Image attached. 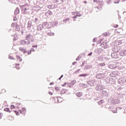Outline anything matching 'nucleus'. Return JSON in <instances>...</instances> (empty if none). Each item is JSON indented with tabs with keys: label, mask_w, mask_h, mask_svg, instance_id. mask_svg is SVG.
Listing matches in <instances>:
<instances>
[{
	"label": "nucleus",
	"mask_w": 126,
	"mask_h": 126,
	"mask_svg": "<svg viewBox=\"0 0 126 126\" xmlns=\"http://www.w3.org/2000/svg\"><path fill=\"white\" fill-rule=\"evenodd\" d=\"M4 111H5V112H9V113H11V111H9V108H5Z\"/></svg>",
	"instance_id": "27"
},
{
	"label": "nucleus",
	"mask_w": 126,
	"mask_h": 126,
	"mask_svg": "<svg viewBox=\"0 0 126 126\" xmlns=\"http://www.w3.org/2000/svg\"><path fill=\"white\" fill-rule=\"evenodd\" d=\"M50 85H54V83L53 82L50 83Z\"/></svg>",
	"instance_id": "61"
},
{
	"label": "nucleus",
	"mask_w": 126,
	"mask_h": 126,
	"mask_svg": "<svg viewBox=\"0 0 126 126\" xmlns=\"http://www.w3.org/2000/svg\"><path fill=\"white\" fill-rule=\"evenodd\" d=\"M97 40V38L95 37L93 39V43H95V42H96V40Z\"/></svg>",
	"instance_id": "40"
},
{
	"label": "nucleus",
	"mask_w": 126,
	"mask_h": 126,
	"mask_svg": "<svg viewBox=\"0 0 126 126\" xmlns=\"http://www.w3.org/2000/svg\"><path fill=\"white\" fill-rule=\"evenodd\" d=\"M46 16L49 17L50 15H53V12L51 11H48L45 13Z\"/></svg>",
	"instance_id": "16"
},
{
	"label": "nucleus",
	"mask_w": 126,
	"mask_h": 126,
	"mask_svg": "<svg viewBox=\"0 0 126 126\" xmlns=\"http://www.w3.org/2000/svg\"><path fill=\"white\" fill-rule=\"evenodd\" d=\"M20 44H21V45H25V44L28 45V42L27 41L23 40L20 41Z\"/></svg>",
	"instance_id": "19"
},
{
	"label": "nucleus",
	"mask_w": 126,
	"mask_h": 126,
	"mask_svg": "<svg viewBox=\"0 0 126 126\" xmlns=\"http://www.w3.org/2000/svg\"><path fill=\"white\" fill-rule=\"evenodd\" d=\"M111 102L114 104H119V103H120V100H119L118 98H111Z\"/></svg>",
	"instance_id": "11"
},
{
	"label": "nucleus",
	"mask_w": 126,
	"mask_h": 126,
	"mask_svg": "<svg viewBox=\"0 0 126 126\" xmlns=\"http://www.w3.org/2000/svg\"><path fill=\"white\" fill-rule=\"evenodd\" d=\"M75 16L73 17V18H74V19H75V18H77V16H76L75 14Z\"/></svg>",
	"instance_id": "53"
},
{
	"label": "nucleus",
	"mask_w": 126,
	"mask_h": 126,
	"mask_svg": "<svg viewBox=\"0 0 126 126\" xmlns=\"http://www.w3.org/2000/svg\"><path fill=\"white\" fill-rule=\"evenodd\" d=\"M8 59H9V60H14V58L11 56H9Z\"/></svg>",
	"instance_id": "38"
},
{
	"label": "nucleus",
	"mask_w": 126,
	"mask_h": 126,
	"mask_svg": "<svg viewBox=\"0 0 126 126\" xmlns=\"http://www.w3.org/2000/svg\"><path fill=\"white\" fill-rule=\"evenodd\" d=\"M54 2H55L56 3H57V2H58V0H53Z\"/></svg>",
	"instance_id": "54"
},
{
	"label": "nucleus",
	"mask_w": 126,
	"mask_h": 126,
	"mask_svg": "<svg viewBox=\"0 0 126 126\" xmlns=\"http://www.w3.org/2000/svg\"><path fill=\"white\" fill-rule=\"evenodd\" d=\"M76 96H77V97H81L82 95V93L81 92H78L76 94Z\"/></svg>",
	"instance_id": "24"
},
{
	"label": "nucleus",
	"mask_w": 126,
	"mask_h": 126,
	"mask_svg": "<svg viewBox=\"0 0 126 126\" xmlns=\"http://www.w3.org/2000/svg\"><path fill=\"white\" fill-rule=\"evenodd\" d=\"M118 54L119 55V58L120 57H125L126 55V51L125 50H121L120 51L118 52Z\"/></svg>",
	"instance_id": "9"
},
{
	"label": "nucleus",
	"mask_w": 126,
	"mask_h": 126,
	"mask_svg": "<svg viewBox=\"0 0 126 126\" xmlns=\"http://www.w3.org/2000/svg\"><path fill=\"white\" fill-rule=\"evenodd\" d=\"M11 109H15V106L13 105H11Z\"/></svg>",
	"instance_id": "42"
},
{
	"label": "nucleus",
	"mask_w": 126,
	"mask_h": 126,
	"mask_svg": "<svg viewBox=\"0 0 126 126\" xmlns=\"http://www.w3.org/2000/svg\"><path fill=\"white\" fill-rule=\"evenodd\" d=\"M105 77H106V73H98L96 75L97 79H103Z\"/></svg>",
	"instance_id": "5"
},
{
	"label": "nucleus",
	"mask_w": 126,
	"mask_h": 126,
	"mask_svg": "<svg viewBox=\"0 0 126 126\" xmlns=\"http://www.w3.org/2000/svg\"><path fill=\"white\" fill-rule=\"evenodd\" d=\"M26 41L28 42V45H30V44H33L34 43V38H33V35L29 34L26 36Z\"/></svg>",
	"instance_id": "2"
},
{
	"label": "nucleus",
	"mask_w": 126,
	"mask_h": 126,
	"mask_svg": "<svg viewBox=\"0 0 126 126\" xmlns=\"http://www.w3.org/2000/svg\"><path fill=\"white\" fill-rule=\"evenodd\" d=\"M95 53L96 54H99V52H98V51H96V50L95 51Z\"/></svg>",
	"instance_id": "62"
},
{
	"label": "nucleus",
	"mask_w": 126,
	"mask_h": 126,
	"mask_svg": "<svg viewBox=\"0 0 126 126\" xmlns=\"http://www.w3.org/2000/svg\"><path fill=\"white\" fill-rule=\"evenodd\" d=\"M120 0H117V1H115L114 2V3H120Z\"/></svg>",
	"instance_id": "36"
},
{
	"label": "nucleus",
	"mask_w": 126,
	"mask_h": 126,
	"mask_svg": "<svg viewBox=\"0 0 126 126\" xmlns=\"http://www.w3.org/2000/svg\"><path fill=\"white\" fill-rule=\"evenodd\" d=\"M122 41H118V45H122Z\"/></svg>",
	"instance_id": "45"
},
{
	"label": "nucleus",
	"mask_w": 126,
	"mask_h": 126,
	"mask_svg": "<svg viewBox=\"0 0 126 126\" xmlns=\"http://www.w3.org/2000/svg\"><path fill=\"white\" fill-rule=\"evenodd\" d=\"M75 16L73 17V18H74V19H75V18H77V16H76L75 14Z\"/></svg>",
	"instance_id": "52"
},
{
	"label": "nucleus",
	"mask_w": 126,
	"mask_h": 126,
	"mask_svg": "<svg viewBox=\"0 0 126 126\" xmlns=\"http://www.w3.org/2000/svg\"><path fill=\"white\" fill-rule=\"evenodd\" d=\"M87 83L92 87L95 86V81L94 80H90L87 82Z\"/></svg>",
	"instance_id": "10"
},
{
	"label": "nucleus",
	"mask_w": 126,
	"mask_h": 126,
	"mask_svg": "<svg viewBox=\"0 0 126 126\" xmlns=\"http://www.w3.org/2000/svg\"><path fill=\"white\" fill-rule=\"evenodd\" d=\"M126 82V78H121L118 80V83L123 85V84H125Z\"/></svg>",
	"instance_id": "6"
},
{
	"label": "nucleus",
	"mask_w": 126,
	"mask_h": 126,
	"mask_svg": "<svg viewBox=\"0 0 126 126\" xmlns=\"http://www.w3.org/2000/svg\"><path fill=\"white\" fill-rule=\"evenodd\" d=\"M85 63H86V62H82V65H81V66H83V65H84Z\"/></svg>",
	"instance_id": "51"
},
{
	"label": "nucleus",
	"mask_w": 126,
	"mask_h": 126,
	"mask_svg": "<svg viewBox=\"0 0 126 126\" xmlns=\"http://www.w3.org/2000/svg\"><path fill=\"white\" fill-rule=\"evenodd\" d=\"M31 53H32V51H31V50H29L28 51V55H31Z\"/></svg>",
	"instance_id": "41"
},
{
	"label": "nucleus",
	"mask_w": 126,
	"mask_h": 126,
	"mask_svg": "<svg viewBox=\"0 0 126 126\" xmlns=\"http://www.w3.org/2000/svg\"><path fill=\"white\" fill-rule=\"evenodd\" d=\"M19 50L21 51V52H23L24 53V54H25V53H27L26 48H25L24 47H20Z\"/></svg>",
	"instance_id": "14"
},
{
	"label": "nucleus",
	"mask_w": 126,
	"mask_h": 126,
	"mask_svg": "<svg viewBox=\"0 0 126 126\" xmlns=\"http://www.w3.org/2000/svg\"><path fill=\"white\" fill-rule=\"evenodd\" d=\"M17 59L19 60L20 62H22V59H21V58L19 56L17 55Z\"/></svg>",
	"instance_id": "29"
},
{
	"label": "nucleus",
	"mask_w": 126,
	"mask_h": 126,
	"mask_svg": "<svg viewBox=\"0 0 126 126\" xmlns=\"http://www.w3.org/2000/svg\"><path fill=\"white\" fill-rule=\"evenodd\" d=\"M105 64L104 63H101L100 64V66H105Z\"/></svg>",
	"instance_id": "43"
},
{
	"label": "nucleus",
	"mask_w": 126,
	"mask_h": 126,
	"mask_svg": "<svg viewBox=\"0 0 126 126\" xmlns=\"http://www.w3.org/2000/svg\"><path fill=\"white\" fill-rule=\"evenodd\" d=\"M76 63V62H74V63H72L73 65H74Z\"/></svg>",
	"instance_id": "59"
},
{
	"label": "nucleus",
	"mask_w": 126,
	"mask_h": 126,
	"mask_svg": "<svg viewBox=\"0 0 126 126\" xmlns=\"http://www.w3.org/2000/svg\"><path fill=\"white\" fill-rule=\"evenodd\" d=\"M75 14L76 15V16H78L79 17H80L82 15L79 12L75 13Z\"/></svg>",
	"instance_id": "28"
},
{
	"label": "nucleus",
	"mask_w": 126,
	"mask_h": 126,
	"mask_svg": "<svg viewBox=\"0 0 126 126\" xmlns=\"http://www.w3.org/2000/svg\"><path fill=\"white\" fill-rule=\"evenodd\" d=\"M108 66L111 69H114L116 67L114 64H110Z\"/></svg>",
	"instance_id": "20"
},
{
	"label": "nucleus",
	"mask_w": 126,
	"mask_h": 126,
	"mask_svg": "<svg viewBox=\"0 0 126 126\" xmlns=\"http://www.w3.org/2000/svg\"><path fill=\"white\" fill-rule=\"evenodd\" d=\"M32 47V48H37L38 46H37V45H33Z\"/></svg>",
	"instance_id": "50"
},
{
	"label": "nucleus",
	"mask_w": 126,
	"mask_h": 126,
	"mask_svg": "<svg viewBox=\"0 0 126 126\" xmlns=\"http://www.w3.org/2000/svg\"><path fill=\"white\" fill-rule=\"evenodd\" d=\"M53 25L52 24V23H50V26H49V25H48V28H51V27H52L53 26Z\"/></svg>",
	"instance_id": "46"
},
{
	"label": "nucleus",
	"mask_w": 126,
	"mask_h": 126,
	"mask_svg": "<svg viewBox=\"0 0 126 126\" xmlns=\"http://www.w3.org/2000/svg\"><path fill=\"white\" fill-rule=\"evenodd\" d=\"M122 50V47L121 46H114L112 48V51L114 53H119Z\"/></svg>",
	"instance_id": "4"
},
{
	"label": "nucleus",
	"mask_w": 126,
	"mask_h": 126,
	"mask_svg": "<svg viewBox=\"0 0 126 126\" xmlns=\"http://www.w3.org/2000/svg\"><path fill=\"white\" fill-rule=\"evenodd\" d=\"M49 94L50 95H53V93H52V92H49Z\"/></svg>",
	"instance_id": "56"
},
{
	"label": "nucleus",
	"mask_w": 126,
	"mask_h": 126,
	"mask_svg": "<svg viewBox=\"0 0 126 126\" xmlns=\"http://www.w3.org/2000/svg\"><path fill=\"white\" fill-rule=\"evenodd\" d=\"M15 113L16 116H19V112H17L16 110L15 111Z\"/></svg>",
	"instance_id": "37"
},
{
	"label": "nucleus",
	"mask_w": 126,
	"mask_h": 126,
	"mask_svg": "<svg viewBox=\"0 0 126 126\" xmlns=\"http://www.w3.org/2000/svg\"><path fill=\"white\" fill-rule=\"evenodd\" d=\"M55 90L56 91H59V90H60V87H55Z\"/></svg>",
	"instance_id": "33"
},
{
	"label": "nucleus",
	"mask_w": 126,
	"mask_h": 126,
	"mask_svg": "<svg viewBox=\"0 0 126 126\" xmlns=\"http://www.w3.org/2000/svg\"><path fill=\"white\" fill-rule=\"evenodd\" d=\"M105 81L106 85L108 86L116 83V80L115 79V78H106L105 79Z\"/></svg>",
	"instance_id": "1"
},
{
	"label": "nucleus",
	"mask_w": 126,
	"mask_h": 126,
	"mask_svg": "<svg viewBox=\"0 0 126 126\" xmlns=\"http://www.w3.org/2000/svg\"><path fill=\"white\" fill-rule=\"evenodd\" d=\"M56 7L57 5L54 4H52L48 6V8H49V9H53V8H56Z\"/></svg>",
	"instance_id": "13"
},
{
	"label": "nucleus",
	"mask_w": 126,
	"mask_h": 126,
	"mask_svg": "<svg viewBox=\"0 0 126 126\" xmlns=\"http://www.w3.org/2000/svg\"><path fill=\"white\" fill-rule=\"evenodd\" d=\"M107 45V41H103L102 44H100L101 47H104V49H106V47L105 46Z\"/></svg>",
	"instance_id": "18"
},
{
	"label": "nucleus",
	"mask_w": 126,
	"mask_h": 126,
	"mask_svg": "<svg viewBox=\"0 0 126 126\" xmlns=\"http://www.w3.org/2000/svg\"><path fill=\"white\" fill-rule=\"evenodd\" d=\"M32 26V22L31 21H29L28 23V26L27 28L29 29V30H30L31 29V27Z\"/></svg>",
	"instance_id": "15"
},
{
	"label": "nucleus",
	"mask_w": 126,
	"mask_h": 126,
	"mask_svg": "<svg viewBox=\"0 0 126 126\" xmlns=\"http://www.w3.org/2000/svg\"><path fill=\"white\" fill-rule=\"evenodd\" d=\"M48 36H54L55 35L54 33L53 32H49L47 33Z\"/></svg>",
	"instance_id": "26"
},
{
	"label": "nucleus",
	"mask_w": 126,
	"mask_h": 126,
	"mask_svg": "<svg viewBox=\"0 0 126 126\" xmlns=\"http://www.w3.org/2000/svg\"><path fill=\"white\" fill-rule=\"evenodd\" d=\"M118 75V73L116 71H113L110 74L111 77H116Z\"/></svg>",
	"instance_id": "12"
},
{
	"label": "nucleus",
	"mask_w": 126,
	"mask_h": 126,
	"mask_svg": "<svg viewBox=\"0 0 126 126\" xmlns=\"http://www.w3.org/2000/svg\"><path fill=\"white\" fill-rule=\"evenodd\" d=\"M112 112H113V113H117V109H116V110H112Z\"/></svg>",
	"instance_id": "47"
},
{
	"label": "nucleus",
	"mask_w": 126,
	"mask_h": 126,
	"mask_svg": "<svg viewBox=\"0 0 126 126\" xmlns=\"http://www.w3.org/2000/svg\"><path fill=\"white\" fill-rule=\"evenodd\" d=\"M43 28H44L43 27V26H42V25H39L37 26V32L35 33H33L34 35H37V34H38L39 35H40V32H39L40 31V30H42Z\"/></svg>",
	"instance_id": "8"
},
{
	"label": "nucleus",
	"mask_w": 126,
	"mask_h": 126,
	"mask_svg": "<svg viewBox=\"0 0 126 126\" xmlns=\"http://www.w3.org/2000/svg\"><path fill=\"white\" fill-rule=\"evenodd\" d=\"M14 13H15V15L18 14V13H19V8H16V9L14 11Z\"/></svg>",
	"instance_id": "22"
},
{
	"label": "nucleus",
	"mask_w": 126,
	"mask_h": 126,
	"mask_svg": "<svg viewBox=\"0 0 126 126\" xmlns=\"http://www.w3.org/2000/svg\"><path fill=\"white\" fill-rule=\"evenodd\" d=\"M111 57L113 59H120V55L119 53L114 52L111 54Z\"/></svg>",
	"instance_id": "7"
},
{
	"label": "nucleus",
	"mask_w": 126,
	"mask_h": 126,
	"mask_svg": "<svg viewBox=\"0 0 126 126\" xmlns=\"http://www.w3.org/2000/svg\"><path fill=\"white\" fill-rule=\"evenodd\" d=\"M87 75H88V74H82L79 75V76H80V77H81L82 76L83 77H86V76H87Z\"/></svg>",
	"instance_id": "25"
},
{
	"label": "nucleus",
	"mask_w": 126,
	"mask_h": 126,
	"mask_svg": "<svg viewBox=\"0 0 126 126\" xmlns=\"http://www.w3.org/2000/svg\"><path fill=\"white\" fill-rule=\"evenodd\" d=\"M16 29L17 31H19V30H20L19 26H17Z\"/></svg>",
	"instance_id": "39"
},
{
	"label": "nucleus",
	"mask_w": 126,
	"mask_h": 126,
	"mask_svg": "<svg viewBox=\"0 0 126 126\" xmlns=\"http://www.w3.org/2000/svg\"><path fill=\"white\" fill-rule=\"evenodd\" d=\"M97 44H101V41L100 40H99L98 42H97Z\"/></svg>",
	"instance_id": "64"
},
{
	"label": "nucleus",
	"mask_w": 126,
	"mask_h": 126,
	"mask_svg": "<svg viewBox=\"0 0 126 126\" xmlns=\"http://www.w3.org/2000/svg\"><path fill=\"white\" fill-rule=\"evenodd\" d=\"M104 103V100H101L98 102V105H101V104H103Z\"/></svg>",
	"instance_id": "32"
},
{
	"label": "nucleus",
	"mask_w": 126,
	"mask_h": 126,
	"mask_svg": "<svg viewBox=\"0 0 126 126\" xmlns=\"http://www.w3.org/2000/svg\"><path fill=\"white\" fill-rule=\"evenodd\" d=\"M90 68H92V65L91 64H87L84 67V69H90Z\"/></svg>",
	"instance_id": "17"
},
{
	"label": "nucleus",
	"mask_w": 126,
	"mask_h": 126,
	"mask_svg": "<svg viewBox=\"0 0 126 126\" xmlns=\"http://www.w3.org/2000/svg\"><path fill=\"white\" fill-rule=\"evenodd\" d=\"M47 24H48V22H45L43 23L42 25H42V27H43V28H45L47 26Z\"/></svg>",
	"instance_id": "23"
},
{
	"label": "nucleus",
	"mask_w": 126,
	"mask_h": 126,
	"mask_svg": "<svg viewBox=\"0 0 126 126\" xmlns=\"http://www.w3.org/2000/svg\"><path fill=\"white\" fill-rule=\"evenodd\" d=\"M92 54H93V53H92V52H91L90 53H89V54H88V56H92Z\"/></svg>",
	"instance_id": "55"
},
{
	"label": "nucleus",
	"mask_w": 126,
	"mask_h": 126,
	"mask_svg": "<svg viewBox=\"0 0 126 126\" xmlns=\"http://www.w3.org/2000/svg\"><path fill=\"white\" fill-rule=\"evenodd\" d=\"M102 96H108V93L105 91H102Z\"/></svg>",
	"instance_id": "21"
},
{
	"label": "nucleus",
	"mask_w": 126,
	"mask_h": 126,
	"mask_svg": "<svg viewBox=\"0 0 126 126\" xmlns=\"http://www.w3.org/2000/svg\"><path fill=\"white\" fill-rule=\"evenodd\" d=\"M72 84H71V82L68 83V87H70L71 86H73Z\"/></svg>",
	"instance_id": "35"
},
{
	"label": "nucleus",
	"mask_w": 126,
	"mask_h": 126,
	"mask_svg": "<svg viewBox=\"0 0 126 126\" xmlns=\"http://www.w3.org/2000/svg\"><path fill=\"white\" fill-rule=\"evenodd\" d=\"M38 20H39V19H38V18H36L34 19V23H36V22H38Z\"/></svg>",
	"instance_id": "44"
},
{
	"label": "nucleus",
	"mask_w": 126,
	"mask_h": 126,
	"mask_svg": "<svg viewBox=\"0 0 126 126\" xmlns=\"http://www.w3.org/2000/svg\"><path fill=\"white\" fill-rule=\"evenodd\" d=\"M21 7L22 8V10H23L24 14H26V10H29L30 9V6L28 4H25L24 5H23L21 6Z\"/></svg>",
	"instance_id": "3"
},
{
	"label": "nucleus",
	"mask_w": 126,
	"mask_h": 126,
	"mask_svg": "<svg viewBox=\"0 0 126 126\" xmlns=\"http://www.w3.org/2000/svg\"><path fill=\"white\" fill-rule=\"evenodd\" d=\"M31 51L32 52H35V49H34V48H31Z\"/></svg>",
	"instance_id": "48"
},
{
	"label": "nucleus",
	"mask_w": 126,
	"mask_h": 126,
	"mask_svg": "<svg viewBox=\"0 0 126 126\" xmlns=\"http://www.w3.org/2000/svg\"><path fill=\"white\" fill-rule=\"evenodd\" d=\"M66 90H63L61 91L62 94H64L65 93Z\"/></svg>",
	"instance_id": "34"
},
{
	"label": "nucleus",
	"mask_w": 126,
	"mask_h": 126,
	"mask_svg": "<svg viewBox=\"0 0 126 126\" xmlns=\"http://www.w3.org/2000/svg\"><path fill=\"white\" fill-rule=\"evenodd\" d=\"M22 110H23V111H26V109L25 107H23V108H22Z\"/></svg>",
	"instance_id": "58"
},
{
	"label": "nucleus",
	"mask_w": 126,
	"mask_h": 126,
	"mask_svg": "<svg viewBox=\"0 0 126 126\" xmlns=\"http://www.w3.org/2000/svg\"><path fill=\"white\" fill-rule=\"evenodd\" d=\"M106 35H107V33H106L102 34V36H106Z\"/></svg>",
	"instance_id": "57"
},
{
	"label": "nucleus",
	"mask_w": 126,
	"mask_h": 126,
	"mask_svg": "<svg viewBox=\"0 0 126 126\" xmlns=\"http://www.w3.org/2000/svg\"><path fill=\"white\" fill-rule=\"evenodd\" d=\"M109 2H111V0L107 1V3L109 4Z\"/></svg>",
	"instance_id": "60"
},
{
	"label": "nucleus",
	"mask_w": 126,
	"mask_h": 126,
	"mask_svg": "<svg viewBox=\"0 0 126 126\" xmlns=\"http://www.w3.org/2000/svg\"><path fill=\"white\" fill-rule=\"evenodd\" d=\"M123 14H124V15H126V11H124L123 12Z\"/></svg>",
	"instance_id": "63"
},
{
	"label": "nucleus",
	"mask_w": 126,
	"mask_h": 126,
	"mask_svg": "<svg viewBox=\"0 0 126 126\" xmlns=\"http://www.w3.org/2000/svg\"><path fill=\"white\" fill-rule=\"evenodd\" d=\"M67 21H69V18H68L66 19H64L63 20V22L64 23H66V22H67Z\"/></svg>",
	"instance_id": "30"
},
{
	"label": "nucleus",
	"mask_w": 126,
	"mask_h": 126,
	"mask_svg": "<svg viewBox=\"0 0 126 126\" xmlns=\"http://www.w3.org/2000/svg\"><path fill=\"white\" fill-rule=\"evenodd\" d=\"M72 85H74V84H75V83H76V81L75 80H73L71 82Z\"/></svg>",
	"instance_id": "31"
},
{
	"label": "nucleus",
	"mask_w": 126,
	"mask_h": 126,
	"mask_svg": "<svg viewBox=\"0 0 126 126\" xmlns=\"http://www.w3.org/2000/svg\"><path fill=\"white\" fill-rule=\"evenodd\" d=\"M61 98V96H58V97H57L58 103H61V101H60L59 100V98Z\"/></svg>",
	"instance_id": "49"
}]
</instances>
